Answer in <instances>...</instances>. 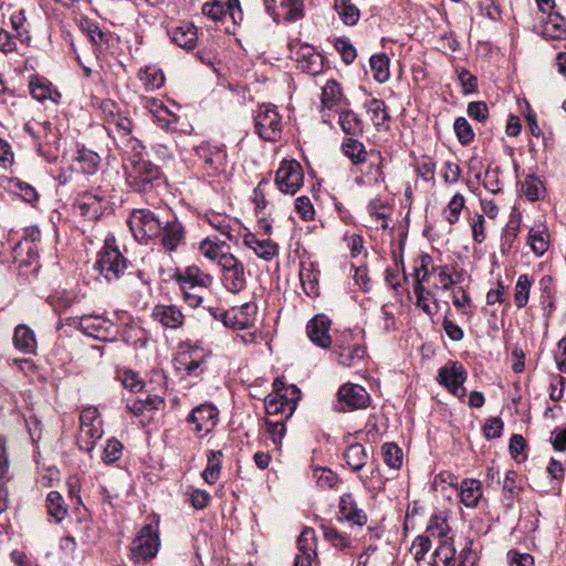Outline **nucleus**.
<instances>
[{
	"instance_id": "14",
	"label": "nucleus",
	"mask_w": 566,
	"mask_h": 566,
	"mask_svg": "<svg viewBox=\"0 0 566 566\" xmlns=\"http://www.w3.org/2000/svg\"><path fill=\"white\" fill-rule=\"evenodd\" d=\"M384 158L379 151H370L365 164L358 168L361 174L356 177L355 182L358 186H375L385 180V174L382 171Z\"/></svg>"
},
{
	"instance_id": "59",
	"label": "nucleus",
	"mask_w": 566,
	"mask_h": 566,
	"mask_svg": "<svg viewBox=\"0 0 566 566\" xmlns=\"http://www.w3.org/2000/svg\"><path fill=\"white\" fill-rule=\"evenodd\" d=\"M381 449L384 461L388 467L399 469L402 465V450L396 443H384Z\"/></svg>"
},
{
	"instance_id": "44",
	"label": "nucleus",
	"mask_w": 566,
	"mask_h": 566,
	"mask_svg": "<svg viewBox=\"0 0 566 566\" xmlns=\"http://www.w3.org/2000/svg\"><path fill=\"white\" fill-rule=\"evenodd\" d=\"M389 63L390 60L385 53L375 54L370 56L369 65L373 71V77L375 81H377L378 83H385L389 80Z\"/></svg>"
},
{
	"instance_id": "26",
	"label": "nucleus",
	"mask_w": 566,
	"mask_h": 566,
	"mask_svg": "<svg viewBox=\"0 0 566 566\" xmlns=\"http://www.w3.org/2000/svg\"><path fill=\"white\" fill-rule=\"evenodd\" d=\"M460 500L463 505L474 509L482 499V485L476 479H464L460 483Z\"/></svg>"
},
{
	"instance_id": "19",
	"label": "nucleus",
	"mask_w": 566,
	"mask_h": 566,
	"mask_svg": "<svg viewBox=\"0 0 566 566\" xmlns=\"http://www.w3.org/2000/svg\"><path fill=\"white\" fill-rule=\"evenodd\" d=\"M170 40L184 50H193L197 46V28L190 22L171 25L168 29Z\"/></svg>"
},
{
	"instance_id": "55",
	"label": "nucleus",
	"mask_w": 566,
	"mask_h": 566,
	"mask_svg": "<svg viewBox=\"0 0 566 566\" xmlns=\"http://www.w3.org/2000/svg\"><path fill=\"white\" fill-rule=\"evenodd\" d=\"M9 187L12 191L19 195L25 202L32 203L38 200V192L33 186L18 179L11 178Z\"/></svg>"
},
{
	"instance_id": "25",
	"label": "nucleus",
	"mask_w": 566,
	"mask_h": 566,
	"mask_svg": "<svg viewBox=\"0 0 566 566\" xmlns=\"http://www.w3.org/2000/svg\"><path fill=\"white\" fill-rule=\"evenodd\" d=\"M73 161L76 170L84 175H94L99 169L101 156L96 151L82 146L77 149Z\"/></svg>"
},
{
	"instance_id": "27",
	"label": "nucleus",
	"mask_w": 566,
	"mask_h": 566,
	"mask_svg": "<svg viewBox=\"0 0 566 566\" xmlns=\"http://www.w3.org/2000/svg\"><path fill=\"white\" fill-rule=\"evenodd\" d=\"M343 102H346V98L343 94L340 84L335 80L327 81L323 86L321 94L322 111L334 109Z\"/></svg>"
},
{
	"instance_id": "2",
	"label": "nucleus",
	"mask_w": 566,
	"mask_h": 566,
	"mask_svg": "<svg viewBox=\"0 0 566 566\" xmlns=\"http://www.w3.org/2000/svg\"><path fill=\"white\" fill-rule=\"evenodd\" d=\"M123 168L127 185L136 192H150L163 184L160 167L144 158L143 151H130L123 159Z\"/></svg>"
},
{
	"instance_id": "5",
	"label": "nucleus",
	"mask_w": 566,
	"mask_h": 566,
	"mask_svg": "<svg viewBox=\"0 0 566 566\" xmlns=\"http://www.w3.org/2000/svg\"><path fill=\"white\" fill-rule=\"evenodd\" d=\"M221 285L231 294H239L248 286L250 272L234 254L226 256L219 265Z\"/></svg>"
},
{
	"instance_id": "40",
	"label": "nucleus",
	"mask_w": 566,
	"mask_h": 566,
	"mask_svg": "<svg viewBox=\"0 0 566 566\" xmlns=\"http://www.w3.org/2000/svg\"><path fill=\"white\" fill-rule=\"evenodd\" d=\"M344 459L346 461V464L350 468V470L357 472L360 471L366 465L368 454L363 444L354 443L346 449L344 453Z\"/></svg>"
},
{
	"instance_id": "56",
	"label": "nucleus",
	"mask_w": 566,
	"mask_h": 566,
	"mask_svg": "<svg viewBox=\"0 0 566 566\" xmlns=\"http://www.w3.org/2000/svg\"><path fill=\"white\" fill-rule=\"evenodd\" d=\"M324 538L329 542L337 549H345L350 546V538L338 532L331 525H322Z\"/></svg>"
},
{
	"instance_id": "49",
	"label": "nucleus",
	"mask_w": 566,
	"mask_h": 566,
	"mask_svg": "<svg viewBox=\"0 0 566 566\" xmlns=\"http://www.w3.org/2000/svg\"><path fill=\"white\" fill-rule=\"evenodd\" d=\"M527 242L532 251L537 255L542 256L549 247L548 233L545 228H532L528 232Z\"/></svg>"
},
{
	"instance_id": "38",
	"label": "nucleus",
	"mask_w": 566,
	"mask_h": 566,
	"mask_svg": "<svg viewBox=\"0 0 566 566\" xmlns=\"http://www.w3.org/2000/svg\"><path fill=\"white\" fill-rule=\"evenodd\" d=\"M365 108L374 126L379 130L390 119L387 106L384 101L371 98L365 103Z\"/></svg>"
},
{
	"instance_id": "61",
	"label": "nucleus",
	"mask_w": 566,
	"mask_h": 566,
	"mask_svg": "<svg viewBox=\"0 0 566 566\" xmlns=\"http://www.w3.org/2000/svg\"><path fill=\"white\" fill-rule=\"evenodd\" d=\"M453 128L461 145L467 146L473 142L475 135L467 118L458 117L454 120Z\"/></svg>"
},
{
	"instance_id": "62",
	"label": "nucleus",
	"mask_w": 566,
	"mask_h": 566,
	"mask_svg": "<svg viewBox=\"0 0 566 566\" xmlns=\"http://www.w3.org/2000/svg\"><path fill=\"white\" fill-rule=\"evenodd\" d=\"M10 24L15 31L17 36L22 41L29 40V30L27 28V18L24 9L15 10L10 15Z\"/></svg>"
},
{
	"instance_id": "17",
	"label": "nucleus",
	"mask_w": 566,
	"mask_h": 566,
	"mask_svg": "<svg viewBox=\"0 0 566 566\" xmlns=\"http://www.w3.org/2000/svg\"><path fill=\"white\" fill-rule=\"evenodd\" d=\"M160 244L167 252H172L185 243L186 230L180 221L176 218L163 221V230L159 234Z\"/></svg>"
},
{
	"instance_id": "3",
	"label": "nucleus",
	"mask_w": 566,
	"mask_h": 566,
	"mask_svg": "<svg viewBox=\"0 0 566 566\" xmlns=\"http://www.w3.org/2000/svg\"><path fill=\"white\" fill-rule=\"evenodd\" d=\"M127 268V260L118 250L113 234L105 238L104 245L97 254L95 269L107 282L118 280Z\"/></svg>"
},
{
	"instance_id": "16",
	"label": "nucleus",
	"mask_w": 566,
	"mask_h": 566,
	"mask_svg": "<svg viewBox=\"0 0 566 566\" xmlns=\"http://www.w3.org/2000/svg\"><path fill=\"white\" fill-rule=\"evenodd\" d=\"M286 391H292L294 396L290 400H284L283 402L281 401L277 395H269L265 398L264 402L268 415H281L282 417H284V419H289L292 417L296 409L297 401L301 398V390L295 385H291L289 386Z\"/></svg>"
},
{
	"instance_id": "20",
	"label": "nucleus",
	"mask_w": 566,
	"mask_h": 566,
	"mask_svg": "<svg viewBox=\"0 0 566 566\" xmlns=\"http://www.w3.org/2000/svg\"><path fill=\"white\" fill-rule=\"evenodd\" d=\"M146 107L153 115L154 122L158 127L165 132H175L177 129L176 124L179 117L170 112L163 102L156 98H149L146 102Z\"/></svg>"
},
{
	"instance_id": "35",
	"label": "nucleus",
	"mask_w": 566,
	"mask_h": 566,
	"mask_svg": "<svg viewBox=\"0 0 566 566\" xmlns=\"http://www.w3.org/2000/svg\"><path fill=\"white\" fill-rule=\"evenodd\" d=\"M208 222L211 227L217 229L222 235H224L229 240L234 239L233 232L239 229V223L237 220L231 219L226 214H221L218 212H211L207 216Z\"/></svg>"
},
{
	"instance_id": "18",
	"label": "nucleus",
	"mask_w": 566,
	"mask_h": 566,
	"mask_svg": "<svg viewBox=\"0 0 566 566\" xmlns=\"http://www.w3.org/2000/svg\"><path fill=\"white\" fill-rule=\"evenodd\" d=\"M331 321L324 314H317L306 325L307 335L313 344L321 348H329L332 337L329 335Z\"/></svg>"
},
{
	"instance_id": "47",
	"label": "nucleus",
	"mask_w": 566,
	"mask_h": 566,
	"mask_svg": "<svg viewBox=\"0 0 566 566\" xmlns=\"http://www.w3.org/2000/svg\"><path fill=\"white\" fill-rule=\"evenodd\" d=\"M416 295V305L428 316H434L439 311V303L437 300L433 301L432 305L429 303L430 297L433 296L432 292L426 286H413Z\"/></svg>"
},
{
	"instance_id": "33",
	"label": "nucleus",
	"mask_w": 566,
	"mask_h": 566,
	"mask_svg": "<svg viewBox=\"0 0 566 566\" xmlns=\"http://www.w3.org/2000/svg\"><path fill=\"white\" fill-rule=\"evenodd\" d=\"M199 250L205 258L214 262L219 265L226 256H229L231 252H229V245L226 242L217 243L210 239H205L199 244Z\"/></svg>"
},
{
	"instance_id": "46",
	"label": "nucleus",
	"mask_w": 566,
	"mask_h": 566,
	"mask_svg": "<svg viewBox=\"0 0 566 566\" xmlns=\"http://www.w3.org/2000/svg\"><path fill=\"white\" fill-rule=\"evenodd\" d=\"M338 363L343 366L352 367L359 364L366 356V347L364 345H353L345 349L335 352Z\"/></svg>"
},
{
	"instance_id": "53",
	"label": "nucleus",
	"mask_w": 566,
	"mask_h": 566,
	"mask_svg": "<svg viewBox=\"0 0 566 566\" xmlns=\"http://www.w3.org/2000/svg\"><path fill=\"white\" fill-rule=\"evenodd\" d=\"M432 273L436 274V289L449 291L453 285L459 283V279H454L448 265L432 266Z\"/></svg>"
},
{
	"instance_id": "36",
	"label": "nucleus",
	"mask_w": 566,
	"mask_h": 566,
	"mask_svg": "<svg viewBox=\"0 0 566 566\" xmlns=\"http://www.w3.org/2000/svg\"><path fill=\"white\" fill-rule=\"evenodd\" d=\"M179 368L184 369L187 375H199L198 370L202 373V365L205 363L199 349H191L179 354L178 359Z\"/></svg>"
},
{
	"instance_id": "34",
	"label": "nucleus",
	"mask_w": 566,
	"mask_h": 566,
	"mask_svg": "<svg viewBox=\"0 0 566 566\" xmlns=\"http://www.w3.org/2000/svg\"><path fill=\"white\" fill-rule=\"evenodd\" d=\"M81 30L88 36L96 50H104L108 45L111 34L104 32L94 21L84 19L81 22Z\"/></svg>"
},
{
	"instance_id": "24",
	"label": "nucleus",
	"mask_w": 566,
	"mask_h": 566,
	"mask_svg": "<svg viewBox=\"0 0 566 566\" xmlns=\"http://www.w3.org/2000/svg\"><path fill=\"white\" fill-rule=\"evenodd\" d=\"M151 316L166 328H178L184 324V315L175 305L158 304L153 308Z\"/></svg>"
},
{
	"instance_id": "8",
	"label": "nucleus",
	"mask_w": 566,
	"mask_h": 566,
	"mask_svg": "<svg viewBox=\"0 0 566 566\" xmlns=\"http://www.w3.org/2000/svg\"><path fill=\"white\" fill-rule=\"evenodd\" d=\"M78 331L103 342H112L117 335L115 324L99 315H83L78 322Z\"/></svg>"
},
{
	"instance_id": "21",
	"label": "nucleus",
	"mask_w": 566,
	"mask_h": 566,
	"mask_svg": "<svg viewBox=\"0 0 566 566\" xmlns=\"http://www.w3.org/2000/svg\"><path fill=\"white\" fill-rule=\"evenodd\" d=\"M176 280L181 289L195 290L210 286L213 279L210 274L202 272L199 266L189 265L176 274Z\"/></svg>"
},
{
	"instance_id": "23",
	"label": "nucleus",
	"mask_w": 566,
	"mask_h": 566,
	"mask_svg": "<svg viewBox=\"0 0 566 566\" xmlns=\"http://www.w3.org/2000/svg\"><path fill=\"white\" fill-rule=\"evenodd\" d=\"M339 513L342 517L357 526H363L367 523V515L361 510L352 493H346L339 500Z\"/></svg>"
},
{
	"instance_id": "6",
	"label": "nucleus",
	"mask_w": 566,
	"mask_h": 566,
	"mask_svg": "<svg viewBox=\"0 0 566 566\" xmlns=\"http://www.w3.org/2000/svg\"><path fill=\"white\" fill-rule=\"evenodd\" d=\"M197 157L202 160L203 169L209 176L222 174L227 166V149L224 145L203 142L193 148Z\"/></svg>"
},
{
	"instance_id": "54",
	"label": "nucleus",
	"mask_w": 566,
	"mask_h": 566,
	"mask_svg": "<svg viewBox=\"0 0 566 566\" xmlns=\"http://www.w3.org/2000/svg\"><path fill=\"white\" fill-rule=\"evenodd\" d=\"M465 199L461 193H455L449 201L447 208L443 211L446 220L449 224H455L461 216L464 208Z\"/></svg>"
},
{
	"instance_id": "64",
	"label": "nucleus",
	"mask_w": 566,
	"mask_h": 566,
	"mask_svg": "<svg viewBox=\"0 0 566 566\" xmlns=\"http://www.w3.org/2000/svg\"><path fill=\"white\" fill-rule=\"evenodd\" d=\"M123 444L115 438L108 439L102 453L105 464H113L122 458Z\"/></svg>"
},
{
	"instance_id": "13",
	"label": "nucleus",
	"mask_w": 566,
	"mask_h": 566,
	"mask_svg": "<svg viewBox=\"0 0 566 566\" xmlns=\"http://www.w3.org/2000/svg\"><path fill=\"white\" fill-rule=\"evenodd\" d=\"M158 536L151 525H145L133 542L132 558L135 563L153 558L158 552Z\"/></svg>"
},
{
	"instance_id": "41",
	"label": "nucleus",
	"mask_w": 566,
	"mask_h": 566,
	"mask_svg": "<svg viewBox=\"0 0 566 566\" xmlns=\"http://www.w3.org/2000/svg\"><path fill=\"white\" fill-rule=\"evenodd\" d=\"M23 129L34 139V142L38 143V150L41 151L42 140L49 143V136L52 132V124L48 120H30L24 125Z\"/></svg>"
},
{
	"instance_id": "43",
	"label": "nucleus",
	"mask_w": 566,
	"mask_h": 566,
	"mask_svg": "<svg viewBox=\"0 0 566 566\" xmlns=\"http://www.w3.org/2000/svg\"><path fill=\"white\" fill-rule=\"evenodd\" d=\"M223 454L221 451L210 450L207 453V467L202 472L203 480L209 484H214L220 476Z\"/></svg>"
},
{
	"instance_id": "48",
	"label": "nucleus",
	"mask_w": 566,
	"mask_h": 566,
	"mask_svg": "<svg viewBox=\"0 0 566 566\" xmlns=\"http://www.w3.org/2000/svg\"><path fill=\"white\" fill-rule=\"evenodd\" d=\"M455 548L451 542L444 539L436 548L431 566H454Z\"/></svg>"
},
{
	"instance_id": "15",
	"label": "nucleus",
	"mask_w": 566,
	"mask_h": 566,
	"mask_svg": "<svg viewBox=\"0 0 566 566\" xmlns=\"http://www.w3.org/2000/svg\"><path fill=\"white\" fill-rule=\"evenodd\" d=\"M188 422L195 424L197 432H211L219 421V410L210 402L201 403L195 407L189 417Z\"/></svg>"
},
{
	"instance_id": "29",
	"label": "nucleus",
	"mask_w": 566,
	"mask_h": 566,
	"mask_svg": "<svg viewBox=\"0 0 566 566\" xmlns=\"http://www.w3.org/2000/svg\"><path fill=\"white\" fill-rule=\"evenodd\" d=\"M523 491V486L521 485V481L518 480L517 472L513 470H509L505 473L504 480L502 482V493H503V503L507 509L513 507V502L521 492Z\"/></svg>"
},
{
	"instance_id": "52",
	"label": "nucleus",
	"mask_w": 566,
	"mask_h": 566,
	"mask_svg": "<svg viewBox=\"0 0 566 566\" xmlns=\"http://www.w3.org/2000/svg\"><path fill=\"white\" fill-rule=\"evenodd\" d=\"M532 280L527 274L517 277L514 292V302L517 308H524L530 300Z\"/></svg>"
},
{
	"instance_id": "51",
	"label": "nucleus",
	"mask_w": 566,
	"mask_h": 566,
	"mask_svg": "<svg viewBox=\"0 0 566 566\" xmlns=\"http://www.w3.org/2000/svg\"><path fill=\"white\" fill-rule=\"evenodd\" d=\"M521 190L527 200L532 202L542 199L545 193V188L542 180L534 175H528L525 177Z\"/></svg>"
},
{
	"instance_id": "11",
	"label": "nucleus",
	"mask_w": 566,
	"mask_h": 566,
	"mask_svg": "<svg viewBox=\"0 0 566 566\" xmlns=\"http://www.w3.org/2000/svg\"><path fill=\"white\" fill-rule=\"evenodd\" d=\"M304 174L296 160H283L275 175V184L283 193L294 195L303 185Z\"/></svg>"
},
{
	"instance_id": "7",
	"label": "nucleus",
	"mask_w": 566,
	"mask_h": 566,
	"mask_svg": "<svg viewBox=\"0 0 566 566\" xmlns=\"http://www.w3.org/2000/svg\"><path fill=\"white\" fill-rule=\"evenodd\" d=\"M255 130L258 135L268 142H275L281 137L282 124L281 116L273 105H261L254 117Z\"/></svg>"
},
{
	"instance_id": "12",
	"label": "nucleus",
	"mask_w": 566,
	"mask_h": 566,
	"mask_svg": "<svg viewBox=\"0 0 566 566\" xmlns=\"http://www.w3.org/2000/svg\"><path fill=\"white\" fill-rule=\"evenodd\" d=\"M108 201L102 191H85L77 196L75 207L88 220H98L106 211Z\"/></svg>"
},
{
	"instance_id": "28",
	"label": "nucleus",
	"mask_w": 566,
	"mask_h": 566,
	"mask_svg": "<svg viewBox=\"0 0 566 566\" xmlns=\"http://www.w3.org/2000/svg\"><path fill=\"white\" fill-rule=\"evenodd\" d=\"M368 214L373 220L379 222L381 229L386 230L389 228L388 220L390 219L394 208L387 201L381 198H374L367 205Z\"/></svg>"
},
{
	"instance_id": "31",
	"label": "nucleus",
	"mask_w": 566,
	"mask_h": 566,
	"mask_svg": "<svg viewBox=\"0 0 566 566\" xmlns=\"http://www.w3.org/2000/svg\"><path fill=\"white\" fill-rule=\"evenodd\" d=\"M104 434L102 423L80 428L77 437V446L81 450L86 451L91 457L96 444Z\"/></svg>"
},
{
	"instance_id": "58",
	"label": "nucleus",
	"mask_w": 566,
	"mask_h": 566,
	"mask_svg": "<svg viewBox=\"0 0 566 566\" xmlns=\"http://www.w3.org/2000/svg\"><path fill=\"white\" fill-rule=\"evenodd\" d=\"M297 555H316L315 553V532L311 527H305L297 538Z\"/></svg>"
},
{
	"instance_id": "39",
	"label": "nucleus",
	"mask_w": 566,
	"mask_h": 566,
	"mask_svg": "<svg viewBox=\"0 0 566 566\" xmlns=\"http://www.w3.org/2000/svg\"><path fill=\"white\" fill-rule=\"evenodd\" d=\"M339 126L346 135L359 136L364 133L361 118L352 109H345L339 113Z\"/></svg>"
},
{
	"instance_id": "1",
	"label": "nucleus",
	"mask_w": 566,
	"mask_h": 566,
	"mask_svg": "<svg viewBox=\"0 0 566 566\" xmlns=\"http://www.w3.org/2000/svg\"><path fill=\"white\" fill-rule=\"evenodd\" d=\"M98 108L108 136L116 140L119 148L126 153L145 149L142 142L132 135L133 120L124 114L116 102L109 98L103 99Z\"/></svg>"
},
{
	"instance_id": "37",
	"label": "nucleus",
	"mask_w": 566,
	"mask_h": 566,
	"mask_svg": "<svg viewBox=\"0 0 566 566\" xmlns=\"http://www.w3.org/2000/svg\"><path fill=\"white\" fill-rule=\"evenodd\" d=\"M334 9L345 25L353 27L360 19V11L353 0H334Z\"/></svg>"
},
{
	"instance_id": "63",
	"label": "nucleus",
	"mask_w": 566,
	"mask_h": 566,
	"mask_svg": "<svg viewBox=\"0 0 566 566\" xmlns=\"http://www.w3.org/2000/svg\"><path fill=\"white\" fill-rule=\"evenodd\" d=\"M353 345H363L361 335L354 331L345 329L336 337L334 352L352 347Z\"/></svg>"
},
{
	"instance_id": "4",
	"label": "nucleus",
	"mask_w": 566,
	"mask_h": 566,
	"mask_svg": "<svg viewBox=\"0 0 566 566\" xmlns=\"http://www.w3.org/2000/svg\"><path fill=\"white\" fill-rule=\"evenodd\" d=\"M127 224L134 238L140 243L159 238L163 220L149 209H135L130 212Z\"/></svg>"
},
{
	"instance_id": "45",
	"label": "nucleus",
	"mask_w": 566,
	"mask_h": 566,
	"mask_svg": "<svg viewBox=\"0 0 566 566\" xmlns=\"http://www.w3.org/2000/svg\"><path fill=\"white\" fill-rule=\"evenodd\" d=\"M138 78L143 82L147 91H154L161 87L165 83V76L160 69L155 65L146 66L138 73Z\"/></svg>"
},
{
	"instance_id": "9",
	"label": "nucleus",
	"mask_w": 566,
	"mask_h": 566,
	"mask_svg": "<svg viewBox=\"0 0 566 566\" xmlns=\"http://www.w3.org/2000/svg\"><path fill=\"white\" fill-rule=\"evenodd\" d=\"M468 377L467 370L459 361H448L438 370V382L446 387L452 395L462 398L465 395L463 384Z\"/></svg>"
},
{
	"instance_id": "57",
	"label": "nucleus",
	"mask_w": 566,
	"mask_h": 566,
	"mask_svg": "<svg viewBox=\"0 0 566 566\" xmlns=\"http://www.w3.org/2000/svg\"><path fill=\"white\" fill-rule=\"evenodd\" d=\"M209 312L213 318L221 321L227 327L239 331L245 329V323L239 322V316L233 308L224 312H220L218 308H209Z\"/></svg>"
},
{
	"instance_id": "32",
	"label": "nucleus",
	"mask_w": 566,
	"mask_h": 566,
	"mask_svg": "<svg viewBox=\"0 0 566 566\" xmlns=\"http://www.w3.org/2000/svg\"><path fill=\"white\" fill-rule=\"evenodd\" d=\"M13 344L17 349L25 354H32L36 348L34 332L27 325H18L13 335Z\"/></svg>"
},
{
	"instance_id": "22",
	"label": "nucleus",
	"mask_w": 566,
	"mask_h": 566,
	"mask_svg": "<svg viewBox=\"0 0 566 566\" xmlns=\"http://www.w3.org/2000/svg\"><path fill=\"white\" fill-rule=\"evenodd\" d=\"M243 244L264 261H271L279 254V245L270 239L260 240L254 233L243 235Z\"/></svg>"
},
{
	"instance_id": "50",
	"label": "nucleus",
	"mask_w": 566,
	"mask_h": 566,
	"mask_svg": "<svg viewBox=\"0 0 566 566\" xmlns=\"http://www.w3.org/2000/svg\"><path fill=\"white\" fill-rule=\"evenodd\" d=\"M48 514L52 516L55 522H61L67 514V509L64 505L63 496L57 491L49 492L46 496Z\"/></svg>"
},
{
	"instance_id": "30",
	"label": "nucleus",
	"mask_w": 566,
	"mask_h": 566,
	"mask_svg": "<svg viewBox=\"0 0 566 566\" xmlns=\"http://www.w3.org/2000/svg\"><path fill=\"white\" fill-rule=\"evenodd\" d=\"M433 259L430 254L422 252L413 261V286H424L432 273Z\"/></svg>"
},
{
	"instance_id": "10",
	"label": "nucleus",
	"mask_w": 566,
	"mask_h": 566,
	"mask_svg": "<svg viewBox=\"0 0 566 566\" xmlns=\"http://www.w3.org/2000/svg\"><path fill=\"white\" fill-rule=\"evenodd\" d=\"M369 403L370 396L360 385L345 384L338 389L336 407L338 411L346 412L366 409Z\"/></svg>"
},
{
	"instance_id": "60",
	"label": "nucleus",
	"mask_w": 566,
	"mask_h": 566,
	"mask_svg": "<svg viewBox=\"0 0 566 566\" xmlns=\"http://www.w3.org/2000/svg\"><path fill=\"white\" fill-rule=\"evenodd\" d=\"M201 13L214 22L222 21L227 15L226 3L220 0L207 1L201 7Z\"/></svg>"
},
{
	"instance_id": "42",
	"label": "nucleus",
	"mask_w": 566,
	"mask_h": 566,
	"mask_svg": "<svg viewBox=\"0 0 566 566\" xmlns=\"http://www.w3.org/2000/svg\"><path fill=\"white\" fill-rule=\"evenodd\" d=\"M342 149L355 166L365 164L369 156L364 144L354 138H345L342 143Z\"/></svg>"
}]
</instances>
